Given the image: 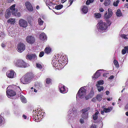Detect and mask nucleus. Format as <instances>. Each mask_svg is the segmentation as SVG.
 I'll return each instance as SVG.
<instances>
[{
    "label": "nucleus",
    "mask_w": 128,
    "mask_h": 128,
    "mask_svg": "<svg viewBox=\"0 0 128 128\" xmlns=\"http://www.w3.org/2000/svg\"><path fill=\"white\" fill-rule=\"evenodd\" d=\"M33 77L34 74L32 73H28L21 78L20 81L24 84H27L30 82Z\"/></svg>",
    "instance_id": "f257e3e1"
},
{
    "label": "nucleus",
    "mask_w": 128,
    "mask_h": 128,
    "mask_svg": "<svg viewBox=\"0 0 128 128\" xmlns=\"http://www.w3.org/2000/svg\"><path fill=\"white\" fill-rule=\"evenodd\" d=\"M15 65L17 66L20 68H26L28 67L29 65L21 60H17L14 62Z\"/></svg>",
    "instance_id": "f03ea898"
},
{
    "label": "nucleus",
    "mask_w": 128,
    "mask_h": 128,
    "mask_svg": "<svg viewBox=\"0 0 128 128\" xmlns=\"http://www.w3.org/2000/svg\"><path fill=\"white\" fill-rule=\"evenodd\" d=\"M69 111L71 112L69 115H68L69 119H70V120H73L77 115L76 112L75 110V108L72 107V108Z\"/></svg>",
    "instance_id": "7ed1b4c3"
},
{
    "label": "nucleus",
    "mask_w": 128,
    "mask_h": 128,
    "mask_svg": "<svg viewBox=\"0 0 128 128\" xmlns=\"http://www.w3.org/2000/svg\"><path fill=\"white\" fill-rule=\"evenodd\" d=\"M86 90L84 87L81 88L79 90L76 96V98L78 96L80 98H84L86 94Z\"/></svg>",
    "instance_id": "20e7f679"
},
{
    "label": "nucleus",
    "mask_w": 128,
    "mask_h": 128,
    "mask_svg": "<svg viewBox=\"0 0 128 128\" xmlns=\"http://www.w3.org/2000/svg\"><path fill=\"white\" fill-rule=\"evenodd\" d=\"M97 27L99 30H105L107 28L106 24L102 21L98 24Z\"/></svg>",
    "instance_id": "39448f33"
},
{
    "label": "nucleus",
    "mask_w": 128,
    "mask_h": 128,
    "mask_svg": "<svg viewBox=\"0 0 128 128\" xmlns=\"http://www.w3.org/2000/svg\"><path fill=\"white\" fill-rule=\"evenodd\" d=\"M26 40L28 43L30 44H32L35 42V39L33 36L29 35L26 37Z\"/></svg>",
    "instance_id": "423d86ee"
},
{
    "label": "nucleus",
    "mask_w": 128,
    "mask_h": 128,
    "mask_svg": "<svg viewBox=\"0 0 128 128\" xmlns=\"http://www.w3.org/2000/svg\"><path fill=\"white\" fill-rule=\"evenodd\" d=\"M18 24L20 27L26 28L28 26V22L25 20L23 19H20L19 21Z\"/></svg>",
    "instance_id": "0eeeda50"
},
{
    "label": "nucleus",
    "mask_w": 128,
    "mask_h": 128,
    "mask_svg": "<svg viewBox=\"0 0 128 128\" xmlns=\"http://www.w3.org/2000/svg\"><path fill=\"white\" fill-rule=\"evenodd\" d=\"M8 87L6 89V94L8 97L10 98L11 97L15 96L16 94V92L12 90L8 89Z\"/></svg>",
    "instance_id": "6e6552de"
},
{
    "label": "nucleus",
    "mask_w": 128,
    "mask_h": 128,
    "mask_svg": "<svg viewBox=\"0 0 128 128\" xmlns=\"http://www.w3.org/2000/svg\"><path fill=\"white\" fill-rule=\"evenodd\" d=\"M18 51L20 52H22L25 49V45L23 44L19 43L17 45Z\"/></svg>",
    "instance_id": "1a4fd4ad"
},
{
    "label": "nucleus",
    "mask_w": 128,
    "mask_h": 128,
    "mask_svg": "<svg viewBox=\"0 0 128 128\" xmlns=\"http://www.w3.org/2000/svg\"><path fill=\"white\" fill-rule=\"evenodd\" d=\"M16 74L15 72L12 70L8 71L6 73V75L8 77L10 78H14Z\"/></svg>",
    "instance_id": "9d476101"
},
{
    "label": "nucleus",
    "mask_w": 128,
    "mask_h": 128,
    "mask_svg": "<svg viewBox=\"0 0 128 128\" xmlns=\"http://www.w3.org/2000/svg\"><path fill=\"white\" fill-rule=\"evenodd\" d=\"M25 6L30 11L32 12L33 10V8L30 2H26L25 3Z\"/></svg>",
    "instance_id": "9b49d317"
},
{
    "label": "nucleus",
    "mask_w": 128,
    "mask_h": 128,
    "mask_svg": "<svg viewBox=\"0 0 128 128\" xmlns=\"http://www.w3.org/2000/svg\"><path fill=\"white\" fill-rule=\"evenodd\" d=\"M15 4H13L10 7V10L12 12V14L13 15H15V13L17 12L16 10L15 9Z\"/></svg>",
    "instance_id": "f8f14e48"
},
{
    "label": "nucleus",
    "mask_w": 128,
    "mask_h": 128,
    "mask_svg": "<svg viewBox=\"0 0 128 128\" xmlns=\"http://www.w3.org/2000/svg\"><path fill=\"white\" fill-rule=\"evenodd\" d=\"M27 57L30 60H34L36 59L37 57L35 54H31L28 55Z\"/></svg>",
    "instance_id": "ddd939ff"
},
{
    "label": "nucleus",
    "mask_w": 128,
    "mask_h": 128,
    "mask_svg": "<svg viewBox=\"0 0 128 128\" xmlns=\"http://www.w3.org/2000/svg\"><path fill=\"white\" fill-rule=\"evenodd\" d=\"M10 12V10L9 9H7L6 10L5 16L6 18H8L10 17L11 14Z\"/></svg>",
    "instance_id": "4468645a"
},
{
    "label": "nucleus",
    "mask_w": 128,
    "mask_h": 128,
    "mask_svg": "<svg viewBox=\"0 0 128 128\" xmlns=\"http://www.w3.org/2000/svg\"><path fill=\"white\" fill-rule=\"evenodd\" d=\"M40 40H44L46 39V37L44 33H42L40 35Z\"/></svg>",
    "instance_id": "2eb2a0df"
},
{
    "label": "nucleus",
    "mask_w": 128,
    "mask_h": 128,
    "mask_svg": "<svg viewBox=\"0 0 128 128\" xmlns=\"http://www.w3.org/2000/svg\"><path fill=\"white\" fill-rule=\"evenodd\" d=\"M111 10L110 9L108 8V13L107 15H106V16H105V18L107 19L109 18H110L112 16V11H110Z\"/></svg>",
    "instance_id": "dca6fc26"
},
{
    "label": "nucleus",
    "mask_w": 128,
    "mask_h": 128,
    "mask_svg": "<svg viewBox=\"0 0 128 128\" xmlns=\"http://www.w3.org/2000/svg\"><path fill=\"white\" fill-rule=\"evenodd\" d=\"M98 70L96 73L94 75V76L93 78H97L99 76L100 74V73L99 72V71L100 70Z\"/></svg>",
    "instance_id": "f3484780"
},
{
    "label": "nucleus",
    "mask_w": 128,
    "mask_h": 128,
    "mask_svg": "<svg viewBox=\"0 0 128 128\" xmlns=\"http://www.w3.org/2000/svg\"><path fill=\"white\" fill-rule=\"evenodd\" d=\"M59 88L60 92L62 93H65L67 92V91L66 90L65 87L63 86L61 87L60 86H59Z\"/></svg>",
    "instance_id": "a211bd4d"
},
{
    "label": "nucleus",
    "mask_w": 128,
    "mask_h": 128,
    "mask_svg": "<svg viewBox=\"0 0 128 128\" xmlns=\"http://www.w3.org/2000/svg\"><path fill=\"white\" fill-rule=\"evenodd\" d=\"M42 112H39L38 113L37 115L36 116H34V117L35 118H34V120L36 122H38V121H37V119L38 116H39L40 115V117H41V116H43V115H42Z\"/></svg>",
    "instance_id": "6ab92c4d"
},
{
    "label": "nucleus",
    "mask_w": 128,
    "mask_h": 128,
    "mask_svg": "<svg viewBox=\"0 0 128 128\" xmlns=\"http://www.w3.org/2000/svg\"><path fill=\"white\" fill-rule=\"evenodd\" d=\"M88 9L86 6H83L82 8V10L84 14L86 13L88 11Z\"/></svg>",
    "instance_id": "aec40b11"
},
{
    "label": "nucleus",
    "mask_w": 128,
    "mask_h": 128,
    "mask_svg": "<svg viewBox=\"0 0 128 128\" xmlns=\"http://www.w3.org/2000/svg\"><path fill=\"white\" fill-rule=\"evenodd\" d=\"M126 52H128V46H125L124 49H122V54H126Z\"/></svg>",
    "instance_id": "412c9836"
},
{
    "label": "nucleus",
    "mask_w": 128,
    "mask_h": 128,
    "mask_svg": "<svg viewBox=\"0 0 128 128\" xmlns=\"http://www.w3.org/2000/svg\"><path fill=\"white\" fill-rule=\"evenodd\" d=\"M113 108V107L112 106L108 107L107 108H104V110L106 112H110L112 109Z\"/></svg>",
    "instance_id": "4be33fe9"
},
{
    "label": "nucleus",
    "mask_w": 128,
    "mask_h": 128,
    "mask_svg": "<svg viewBox=\"0 0 128 128\" xmlns=\"http://www.w3.org/2000/svg\"><path fill=\"white\" fill-rule=\"evenodd\" d=\"M51 48L49 46L46 47L44 50L45 53L48 54L50 53L51 51Z\"/></svg>",
    "instance_id": "5701e85b"
},
{
    "label": "nucleus",
    "mask_w": 128,
    "mask_h": 128,
    "mask_svg": "<svg viewBox=\"0 0 128 128\" xmlns=\"http://www.w3.org/2000/svg\"><path fill=\"white\" fill-rule=\"evenodd\" d=\"M59 60H56L55 58L54 59H53L52 60V62L53 63V65L54 66H54H57L59 64L58 62Z\"/></svg>",
    "instance_id": "b1692460"
},
{
    "label": "nucleus",
    "mask_w": 128,
    "mask_h": 128,
    "mask_svg": "<svg viewBox=\"0 0 128 128\" xmlns=\"http://www.w3.org/2000/svg\"><path fill=\"white\" fill-rule=\"evenodd\" d=\"M88 113H85V112H82V118L84 119H86L88 117Z\"/></svg>",
    "instance_id": "393cba45"
},
{
    "label": "nucleus",
    "mask_w": 128,
    "mask_h": 128,
    "mask_svg": "<svg viewBox=\"0 0 128 128\" xmlns=\"http://www.w3.org/2000/svg\"><path fill=\"white\" fill-rule=\"evenodd\" d=\"M15 20L14 18H10L8 20L7 22L8 23H10L13 24L15 22Z\"/></svg>",
    "instance_id": "a878e982"
},
{
    "label": "nucleus",
    "mask_w": 128,
    "mask_h": 128,
    "mask_svg": "<svg viewBox=\"0 0 128 128\" xmlns=\"http://www.w3.org/2000/svg\"><path fill=\"white\" fill-rule=\"evenodd\" d=\"M20 98L22 102L24 103H26V98L22 96H20Z\"/></svg>",
    "instance_id": "bb28decb"
},
{
    "label": "nucleus",
    "mask_w": 128,
    "mask_h": 128,
    "mask_svg": "<svg viewBox=\"0 0 128 128\" xmlns=\"http://www.w3.org/2000/svg\"><path fill=\"white\" fill-rule=\"evenodd\" d=\"M96 86L97 88L98 91L100 92L101 90H104V87L103 86H100L98 84H96Z\"/></svg>",
    "instance_id": "cd10ccee"
},
{
    "label": "nucleus",
    "mask_w": 128,
    "mask_h": 128,
    "mask_svg": "<svg viewBox=\"0 0 128 128\" xmlns=\"http://www.w3.org/2000/svg\"><path fill=\"white\" fill-rule=\"evenodd\" d=\"M116 15L117 16H120L122 15V13L121 12V11L120 10L118 9L117 10V12L116 13Z\"/></svg>",
    "instance_id": "c85d7f7f"
},
{
    "label": "nucleus",
    "mask_w": 128,
    "mask_h": 128,
    "mask_svg": "<svg viewBox=\"0 0 128 128\" xmlns=\"http://www.w3.org/2000/svg\"><path fill=\"white\" fill-rule=\"evenodd\" d=\"M110 2V0H106L104 1V4L105 6H108L109 5Z\"/></svg>",
    "instance_id": "c756f323"
},
{
    "label": "nucleus",
    "mask_w": 128,
    "mask_h": 128,
    "mask_svg": "<svg viewBox=\"0 0 128 128\" xmlns=\"http://www.w3.org/2000/svg\"><path fill=\"white\" fill-rule=\"evenodd\" d=\"M90 107H88L87 108L82 109V112H85V113H88L87 112L90 110Z\"/></svg>",
    "instance_id": "7c9ffc66"
},
{
    "label": "nucleus",
    "mask_w": 128,
    "mask_h": 128,
    "mask_svg": "<svg viewBox=\"0 0 128 128\" xmlns=\"http://www.w3.org/2000/svg\"><path fill=\"white\" fill-rule=\"evenodd\" d=\"M96 98L98 101L100 102L102 100V96L100 95H97L96 96Z\"/></svg>",
    "instance_id": "2f4dec72"
},
{
    "label": "nucleus",
    "mask_w": 128,
    "mask_h": 128,
    "mask_svg": "<svg viewBox=\"0 0 128 128\" xmlns=\"http://www.w3.org/2000/svg\"><path fill=\"white\" fill-rule=\"evenodd\" d=\"M38 24L40 25H42L44 22L40 18L38 19Z\"/></svg>",
    "instance_id": "473e14b6"
},
{
    "label": "nucleus",
    "mask_w": 128,
    "mask_h": 128,
    "mask_svg": "<svg viewBox=\"0 0 128 128\" xmlns=\"http://www.w3.org/2000/svg\"><path fill=\"white\" fill-rule=\"evenodd\" d=\"M63 5L61 4L55 7V8L58 10H60L63 7Z\"/></svg>",
    "instance_id": "72a5a7b5"
},
{
    "label": "nucleus",
    "mask_w": 128,
    "mask_h": 128,
    "mask_svg": "<svg viewBox=\"0 0 128 128\" xmlns=\"http://www.w3.org/2000/svg\"><path fill=\"white\" fill-rule=\"evenodd\" d=\"M119 2V1L118 0H117L116 2H114L113 3V5L115 6H117Z\"/></svg>",
    "instance_id": "f704fd0d"
},
{
    "label": "nucleus",
    "mask_w": 128,
    "mask_h": 128,
    "mask_svg": "<svg viewBox=\"0 0 128 128\" xmlns=\"http://www.w3.org/2000/svg\"><path fill=\"white\" fill-rule=\"evenodd\" d=\"M94 16L95 18H100L101 17V15L99 13H95L94 14Z\"/></svg>",
    "instance_id": "c9c22d12"
},
{
    "label": "nucleus",
    "mask_w": 128,
    "mask_h": 128,
    "mask_svg": "<svg viewBox=\"0 0 128 128\" xmlns=\"http://www.w3.org/2000/svg\"><path fill=\"white\" fill-rule=\"evenodd\" d=\"M98 114L97 112H96L95 114L93 116V118L94 120H96L97 119Z\"/></svg>",
    "instance_id": "e433bc0d"
},
{
    "label": "nucleus",
    "mask_w": 128,
    "mask_h": 128,
    "mask_svg": "<svg viewBox=\"0 0 128 128\" xmlns=\"http://www.w3.org/2000/svg\"><path fill=\"white\" fill-rule=\"evenodd\" d=\"M120 36L122 38H124L126 40L128 39L127 37H126V36H128L127 35H126L124 34H121Z\"/></svg>",
    "instance_id": "4c0bfd02"
},
{
    "label": "nucleus",
    "mask_w": 128,
    "mask_h": 128,
    "mask_svg": "<svg viewBox=\"0 0 128 128\" xmlns=\"http://www.w3.org/2000/svg\"><path fill=\"white\" fill-rule=\"evenodd\" d=\"M114 63L116 68L118 67H119V64L118 62L116 60H114Z\"/></svg>",
    "instance_id": "58836bf2"
},
{
    "label": "nucleus",
    "mask_w": 128,
    "mask_h": 128,
    "mask_svg": "<svg viewBox=\"0 0 128 128\" xmlns=\"http://www.w3.org/2000/svg\"><path fill=\"white\" fill-rule=\"evenodd\" d=\"M104 83V82L103 80H101L98 82V84H98V85H102Z\"/></svg>",
    "instance_id": "ea45409f"
},
{
    "label": "nucleus",
    "mask_w": 128,
    "mask_h": 128,
    "mask_svg": "<svg viewBox=\"0 0 128 128\" xmlns=\"http://www.w3.org/2000/svg\"><path fill=\"white\" fill-rule=\"evenodd\" d=\"M94 1V0H88L86 2V4L87 5H89L90 3L93 2Z\"/></svg>",
    "instance_id": "a19ab883"
},
{
    "label": "nucleus",
    "mask_w": 128,
    "mask_h": 128,
    "mask_svg": "<svg viewBox=\"0 0 128 128\" xmlns=\"http://www.w3.org/2000/svg\"><path fill=\"white\" fill-rule=\"evenodd\" d=\"M36 67L39 68L41 69L42 68V65L39 63H37L36 64Z\"/></svg>",
    "instance_id": "79ce46f5"
},
{
    "label": "nucleus",
    "mask_w": 128,
    "mask_h": 128,
    "mask_svg": "<svg viewBox=\"0 0 128 128\" xmlns=\"http://www.w3.org/2000/svg\"><path fill=\"white\" fill-rule=\"evenodd\" d=\"M51 80L49 78L46 79V83L48 84H50L51 82Z\"/></svg>",
    "instance_id": "37998d69"
},
{
    "label": "nucleus",
    "mask_w": 128,
    "mask_h": 128,
    "mask_svg": "<svg viewBox=\"0 0 128 128\" xmlns=\"http://www.w3.org/2000/svg\"><path fill=\"white\" fill-rule=\"evenodd\" d=\"M44 53L43 52H40L39 54V56L40 57H42L44 55Z\"/></svg>",
    "instance_id": "c03bdc74"
},
{
    "label": "nucleus",
    "mask_w": 128,
    "mask_h": 128,
    "mask_svg": "<svg viewBox=\"0 0 128 128\" xmlns=\"http://www.w3.org/2000/svg\"><path fill=\"white\" fill-rule=\"evenodd\" d=\"M2 117L0 115V125L2 124Z\"/></svg>",
    "instance_id": "a18cd8bd"
},
{
    "label": "nucleus",
    "mask_w": 128,
    "mask_h": 128,
    "mask_svg": "<svg viewBox=\"0 0 128 128\" xmlns=\"http://www.w3.org/2000/svg\"><path fill=\"white\" fill-rule=\"evenodd\" d=\"M32 18H31V20H28V22L30 25H32Z\"/></svg>",
    "instance_id": "49530a36"
},
{
    "label": "nucleus",
    "mask_w": 128,
    "mask_h": 128,
    "mask_svg": "<svg viewBox=\"0 0 128 128\" xmlns=\"http://www.w3.org/2000/svg\"><path fill=\"white\" fill-rule=\"evenodd\" d=\"M84 119L82 118L80 120V122L81 123H83L84 122Z\"/></svg>",
    "instance_id": "de8ad7c7"
},
{
    "label": "nucleus",
    "mask_w": 128,
    "mask_h": 128,
    "mask_svg": "<svg viewBox=\"0 0 128 128\" xmlns=\"http://www.w3.org/2000/svg\"><path fill=\"white\" fill-rule=\"evenodd\" d=\"M73 1L74 0H69V2H70V6L72 4Z\"/></svg>",
    "instance_id": "09e8293b"
},
{
    "label": "nucleus",
    "mask_w": 128,
    "mask_h": 128,
    "mask_svg": "<svg viewBox=\"0 0 128 128\" xmlns=\"http://www.w3.org/2000/svg\"><path fill=\"white\" fill-rule=\"evenodd\" d=\"M125 109L128 110V103L126 104L125 106Z\"/></svg>",
    "instance_id": "8fccbe9b"
},
{
    "label": "nucleus",
    "mask_w": 128,
    "mask_h": 128,
    "mask_svg": "<svg viewBox=\"0 0 128 128\" xmlns=\"http://www.w3.org/2000/svg\"><path fill=\"white\" fill-rule=\"evenodd\" d=\"M6 45V44H4L2 43L1 44V46L2 48H4L5 47Z\"/></svg>",
    "instance_id": "3c124183"
},
{
    "label": "nucleus",
    "mask_w": 128,
    "mask_h": 128,
    "mask_svg": "<svg viewBox=\"0 0 128 128\" xmlns=\"http://www.w3.org/2000/svg\"><path fill=\"white\" fill-rule=\"evenodd\" d=\"M96 126L95 124L91 126L90 128H96Z\"/></svg>",
    "instance_id": "603ef678"
},
{
    "label": "nucleus",
    "mask_w": 128,
    "mask_h": 128,
    "mask_svg": "<svg viewBox=\"0 0 128 128\" xmlns=\"http://www.w3.org/2000/svg\"><path fill=\"white\" fill-rule=\"evenodd\" d=\"M114 78V76H110V77L109 78L110 79H112Z\"/></svg>",
    "instance_id": "864d4df0"
},
{
    "label": "nucleus",
    "mask_w": 128,
    "mask_h": 128,
    "mask_svg": "<svg viewBox=\"0 0 128 128\" xmlns=\"http://www.w3.org/2000/svg\"><path fill=\"white\" fill-rule=\"evenodd\" d=\"M99 10L101 12H103L104 11V10L103 8H100L99 9Z\"/></svg>",
    "instance_id": "5fc2aeb1"
},
{
    "label": "nucleus",
    "mask_w": 128,
    "mask_h": 128,
    "mask_svg": "<svg viewBox=\"0 0 128 128\" xmlns=\"http://www.w3.org/2000/svg\"><path fill=\"white\" fill-rule=\"evenodd\" d=\"M9 34H10L9 35L10 36H12L13 35V36H14V34L13 33H12V32H11V34H10V32L9 33Z\"/></svg>",
    "instance_id": "6e6d98bb"
},
{
    "label": "nucleus",
    "mask_w": 128,
    "mask_h": 128,
    "mask_svg": "<svg viewBox=\"0 0 128 128\" xmlns=\"http://www.w3.org/2000/svg\"><path fill=\"white\" fill-rule=\"evenodd\" d=\"M16 16L18 17L20 16V13L19 12H18Z\"/></svg>",
    "instance_id": "4d7b16f0"
},
{
    "label": "nucleus",
    "mask_w": 128,
    "mask_h": 128,
    "mask_svg": "<svg viewBox=\"0 0 128 128\" xmlns=\"http://www.w3.org/2000/svg\"><path fill=\"white\" fill-rule=\"evenodd\" d=\"M104 112H105V111L104 110L103 111H101V114H104Z\"/></svg>",
    "instance_id": "13d9d810"
},
{
    "label": "nucleus",
    "mask_w": 128,
    "mask_h": 128,
    "mask_svg": "<svg viewBox=\"0 0 128 128\" xmlns=\"http://www.w3.org/2000/svg\"><path fill=\"white\" fill-rule=\"evenodd\" d=\"M22 117L25 119H26L27 117L24 114L23 115Z\"/></svg>",
    "instance_id": "bf43d9fd"
},
{
    "label": "nucleus",
    "mask_w": 128,
    "mask_h": 128,
    "mask_svg": "<svg viewBox=\"0 0 128 128\" xmlns=\"http://www.w3.org/2000/svg\"><path fill=\"white\" fill-rule=\"evenodd\" d=\"M110 92L108 91H106V94L107 95H108Z\"/></svg>",
    "instance_id": "052dcab7"
},
{
    "label": "nucleus",
    "mask_w": 128,
    "mask_h": 128,
    "mask_svg": "<svg viewBox=\"0 0 128 128\" xmlns=\"http://www.w3.org/2000/svg\"><path fill=\"white\" fill-rule=\"evenodd\" d=\"M63 60H62V61L61 62V63H60V64H61L63 66V65L64 64V63L63 62H62V63Z\"/></svg>",
    "instance_id": "680f3d73"
},
{
    "label": "nucleus",
    "mask_w": 128,
    "mask_h": 128,
    "mask_svg": "<svg viewBox=\"0 0 128 128\" xmlns=\"http://www.w3.org/2000/svg\"><path fill=\"white\" fill-rule=\"evenodd\" d=\"M9 2H12L14 0H7Z\"/></svg>",
    "instance_id": "e2e57ef3"
},
{
    "label": "nucleus",
    "mask_w": 128,
    "mask_h": 128,
    "mask_svg": "<svg viewBox=\"0 0 128 128\" xmlns=\"http://www.w3.org/2000/svg\"><path fill=\"white\" fill-rule=\"evenodd\" d=\"M67 0H62L61 2L62 3H64Z\"/></svg>",
    "instance_id": "0e129e2a"
},
{
    "label": "nucleus",
    "mask_w": 128,
    "mask_h": 128,
    "mask_svg": "<svg viewBox=\"0 0 128 128\" xmlns=\"http://www.w3.org/2000/svg\"><path fill=\"white\" fill-rule=\"evenodd\" d=\"M36 8L37 9H38L40 8V7L39 6H37L36 7Z\"/></svg>",
    "instance_id": "69168bd1"
},
{
    "label": "nucleus",
    "mask_w": 128,
    "mask_h": 128,
    "mask_svg": "<svg viewBox=\"0 0 128 128\" xmlns=\"http://www.w3.org/2000/svg\"><path fill=\"white\" fill-rule=\"evenodd\" d=\"M107 12H106L105 13V14H104V16H105H105H106V15H107Z\"/></svg>",
    "instance_id": "338daca9"
},
{
    "label": "nucleus",
    "mask_w": 128,
    "mask_h": 128,
    "mask_svg": "<svg viewBox=\"0 0 128 128\" xmlns=\"http://www.w3.org/2000/svg\"><path fill=\"white\" fill-rule=\"evenodd\" d=\"M126 115L128 116V112H126L125 113Z\"/></svg>",
    "instance_id": "774afa93"
}]
</instances>
